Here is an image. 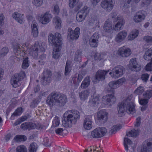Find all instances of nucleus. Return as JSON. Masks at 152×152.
Instances as JSON below:
<instances>
[{
    "instance_id": "obj_62",
    "label": "nucleus",
    "mask_w": 152,
    "mask_h": 152,
    "mask_svg": "<svg viewBox=\"0 0 152 152\" xmlns=\"http://www.w3.org/2000/svg\"><path fill=\"white\" fill-rule=\"evenodd\" d=\"M99 38V35L97 33H95L91 36L90 39H94V40H96L99 41L98 39Z\"/></svg>"
},
{
    "instance_id": "obj_45",
    "label": "nucleus",
    "mask_w": 152,
    "mask_h": 152,
    "mask_svg": "<svg viewBox=\"0 0 152 152\" xmlns=\"http://www.w3.org/2000/svg\"><path fill=\"white\" fill-rule=\"evenodd\" d=\"M16 152H27V148L24 145H20L17 147Z\"/></svg>"
},
{
    "instance_id": "obj_51",
    "label": "nucleus",
    "mask_w": 152,
    "mask_h": 152,
    "mask_svg": "<svg viewBox=\"0 0 152 152\" xmlns=\"http://www.w3.org/2000/svg\"><path fill=\"white\" fill-rule=\"evenodd\" d=\"M60 124V118L57 116L55 117L53 121V126L54 127L58 126Z\"/></svg>"
},
{
    "instance_id": "obj_26",
    "label": "nucleus",
    "mask_w": 152,
    "mask_h": 152,
    "mask_svg": "<svg viewBox=\"0 0 152 152\" xmlns=\"http://www.w3.org/2000/svg\"><path fill=\"white\" fill-rule=\"evenodd\" d=\"M79 0H69V6L71 8L73 9L75 11H77L81 7L79 3H78Z\"/></svg>"
},
{
    "instance_id": "obj_61",
    "label": "nucleus",
    "mask_w": 152,
    "mask_h": 152,
    "mask_svg": "<svg viewBox=\"0 0 152 152\" xmlns=\"http://www.w3.org/2000/svg\"><path fill=\"white\" fill-rule=\"evenodd\" d=\"M148 102V100L147 99H139V103L141 105H146L147 104Z\"/></svg>"
},
{
    "instance_id": "obj_22",
    "label": "nucleus",
    "mask_w": 152,
    "mask_h": 152,
    "mask_svg": "<svg viewBox=\"0 0 152 152\" xmlns=\"http://www.w3.org/2000/svg\"><path fill=\"white\" fill-rule=\"evenodd\" d=\"M92 117L88 116L86 117L84 120L83 127L86 130H90L92 127Z\"/></svg>"
},
{
    "instance_id": "obj_15",
    "label": "nucleus",
    "mask_w": 152,
    "mask_h": 152,
    "mask_svg": "<svg viewBox=\"0 0 152 152\" xmlns=\"http://www.w3.org/2000/svg\"><path fill=\"white\" fill-rule=\"evenodd\" d=\"M52 16L49 12H47L44 14L38 16V19L39 22L43 24H46L51 20Z\"/></svg>"
},
{
    "instance_id": "obj_55",
    "label": "nucleus",
    "mask_w": 152,
    "mask_h": 152,
    "mask_svg": "<svg viewBox=\"0 0 152 152\" xmlns=\"http://www.w3.org/2000/svg\"><path fill=\"white\" fill-rule=\"evenodd\" d=\"M22 109L21 108H17L12 115L11 117H14L15 116L20 115L22 113Z\"/></svg>"
},
{
    "instance_id": "obj_23",
    "label": "nucleus",
    "mask_w": 152,
    "mask_h": 152,
    "mask_svg": "<svg viewBox=\"0 0 152 152\" xmlns=\"http://www.w3.org/2000/svg\"><path fill=\"white\" fill-rule=\"evenodd\" d=\"M127 35V32L123 31L119 32L116 35L115 40L116 42L119 43L124 41Z\"/></svg>"
},
{
    "instance_id": "obj_52",
    "label": "nucleus",
    "mask_w": 152,
    "mask_h": 152,
    "mask_svg": "<svg viewBox=\"0 0 152 152\" xmlns=\"http://www.w3.org/2000/svg\"><path fill=\"white\" fill-rule=\"evenodd\" d=\"M8 51L9 50L7 47H4L0 51V55L1 56H4L7 54Z\"/></svg>"
},
{
    "instance_id": "obj_18",
    "label": "nucleus",
    "mask_w": 152,
    "mask_h": 152,
    "mask_svg": "<svg viewBox=\"0 0 152 152\" xmlns=\"http://www.w3.org/2000/svg\"><path fill=\"white\" fill-rule=\"evenodd\" d=\"M108 115V113L105 111L101 110L97 113V120L100 123H104L107 121Z\"/></svg>"
},
{
    "instance_id": "obj_64",
    "label": "nucleus",
    "mask_w": 152,
    "mask_h": 152,
    "mask_svg": "<svg viewBox=\"0 0 152 152\" xmlns=\"http://www.w3.org/2000/svg\"><path fill=\"white\" fill-rule=\"evenodd\" d=\"M63 130L62 128H58L56 129L55 131L57 134L61 135L63 133Z\"/></svg>"
},
{
    "instance_id": "obj_43",
    "label": "nucleus",
    "mask_w": 152,
    "mask_h": 152,
    "mask_svg": "<svg viewBox=\"0 0 152 152\" xmlns=\"http://www.w3.org/2000/svg\"><path fill=\"white\" fill-rule=\"evenodd\" d=\"M121 128V126L120 124L114 125L112 127L111 130L110 131L109 133L111 134H114L116 131L119 130Z\"/></svg>"
},
{
    "instance_id": "obj_28",
    "label": "nucleus",
    "mask_w": 152,
    "mask_h": 152,
    "mask_svg": "<svg viewBox=\"0 0 152 152\" xmlns=\"http://www.w3.org/2000/svg\"><path fill=\"white\" fill-rule=\"evenodd\" d=\"M36 126L35 124L29 122H26L22 124L21 126V128L23 129L29 130L35 129Z\"/></svg>"
},
{
    "instance_id": "obj_6",
    "label": "nucleus",
    "mask_w": 152,
    "mask_h": 152,
    "mask_svg": "<svg viewBox=\"0 0 152 152\" xmlns=\"http://www.w3.org/2000/svg\"><path fill=\"white\" fill-rule=\"evenodd\" d=\"M26 77L25 72H21L19 73H16L13 76L10 80V83L13 87L17 88L20 84V81Z\"/></svg>"
},
{
    "instance_id": "obj_39",
    "label": "nucleus",
    "mask_w": 152,
    "mask_h": 152,
    "mask_svg": "<svg viewBox=\"0 0 152 152\" xmlns=\"http://www.w3.org/2000/svg\"><path fill=\"white\" fill-rule=\"evenodd\" d=\"M138 31L136 30L132 31L128 36V39L129 40H133L138 36Z\"/></svg>"
},
{
    "instance_id": "obj_24",
    "label": "nucleus",
    "mask_w": 152,
    "mask_h": 152,
    "mask_svg": "<svg viewBox=\"0 0 152 152\" xmlns=\"http://www.w3.org/2000/svg\"><path fill=\"white\" fill-rule=\"evenodd\" d=\"M133 144L132 141L128 137H125L124 140V145L125 150L127 151H130V149H132L133 151L134 147L132 146Z\"/></svg>"
},
{
    "instance_id": "obj_44",
    "label": "nucleus",
    "mask_w": 152,
    "mask_h": 152,
    "mask_svg": "<svg viewBox=\"0 0 152 152\" xmlns=\"http://www.w3.org/2000/svg\"><path fill=\"white\" fill-rule=\"evenodd\" d=\"M37 149L36 143H32L30 145L29 148V152H36Z\"/></svg>"
},
{
    "instance_id": "obj_13",
    "label": "nucleus",
    "mask_w": 152,
    "mask_h": 152,
    "mask_svg": "<svg viewBox=\"0 0 152 152\" xmlns=\"http://www.w3.org/2000/svg\"><path fill=\"white\" fill-rule=\"evenodd\" d=\"M129 69L132 71L138 72L141 69V66L135 58H132L129 64Z\"/></svg>"
},
{
    "instance_id": "obj_57",
    "label": "nucleus",
    "mask_w": 152,
    "mask_h": 152,
    "mask_svg": "<svg viewBox=\"0 0 152 152\" xmlns=\"http://www.w3.org/2000/svg\"><path fill=\"white\" fill-rule=\"evenodd\" d=\"M144 91V88L140 86L136 89L134 91V93L140 95Z\"/></svg>"
},
{
    "instance_id": "obj_8",
    "label": "nucleus",
    "mask_w": 152,
    "mask_h": 152,
    "mask_svg": "<svg viewBox=\"0 0 152 152\" xmlns=\"http://www.w3.org/2000/svg\"><path fill=\"white\" fill-rule=\"evenodd\" d=\"M124 67L121 66H117L113 68L109 73L111 76L115 79L121 77L124 74Z\"/></svg>"
},
{
    "instance_id": "obj_53",
    "label": "nucleus",
    "mask_w": 152,
    "mask_h": 152,
    "mask_svg": "<svg viewBox=\"0 0 152 152\" xmlns=\"http://www.w3.org/2000/svg\"><path fill=\"white\" fill-rule=\"evenodd\" d=\"M29 66V63L28 61V58H26L23 60L22 64V67L23 69H26Z\"/></svg>"
},
{
    "instance_id": "obj_60",
    "label": "nucleus",
    "mask_w": 152,
    "mask_h": 152,
    "mask_svg": "<svg viewBox=\"0 0 152 152\" xmlns=\"http://www.w3.org/2000/svg\"><path fill=\"white\" fill-rule=\"evenodd\" d=\"M74 60L76 61H80L81 60V53L77 52L75 53Z\"/></svg>"
},
{
    "instance_id": "obj_49",
    "label": "nucleus",
    "mask_w": 152,
    "mask_h": 152,
    "mask_svg": "<svg viewBox=\"0 0 152 152\" xmlns=\"http://www.w3.org/2000/svg\"><path fill=\"white\" fill-rule=\"evenodd\" d=\"M4 16L2 14H0V35H2L4 34V31L1 28L4 23Z\"/></svg>"
},
{
    "instance_id": "obj_11",
    "label": "nucleus",
    "mask_w": 152,
    "mask_h": 152,
    "mask_svg": "<svg viewBox=\"0 0 152 152\" xmlns=\"http://www.w3.org/2000/svg\"><path fill=\"white\" fill-rule=\"evenodd\" d=\"M115 4L113 0H102L101 6L107 12H109L112 10Z\"/></svg>"
},
{
    "instance_id": "obj_41",
    "label": "nucleus",
    "mask_w": 152,
    "mask_h": 152,
    "mask_svg": "<svg viewBox=\"0 0 152 152\" xmlns=\"http://www.w3.org/2000/svg\"><path fill=\"white\" fill-rule=\"evenodd\" d=\"M72 62L69 61H67L66 63V65L65 70V75H67L69 74L71 70V64Z\"/></svg>"
},
{
    "instance_id": "obj_29",
    "label": "nucleus",
    "mask_w": 152,
    "mask_h": 152,
    "mask_svg": "<svg viewBox=\"0 0 152 152\" xmlns=\"http://www.w3.org/2000/svg\"><path fill=\"white\" fill-rule=\"evenodd\" d=\"M118 53L119 55L123 57H127L131 54L130 50L128 48H121L118 49Z\"/></svg>"
},
{
    "instance_id": "obj_37",
    "label": "nucleus",
    "mask_w": 152,
    "mask_h": 152,
    "mask_svg": "<svg viewBox=\"0 0 152 152\" xmlns=\"http://www.w3.org/2000/svg\"><path fill=\"white\" fill-rule=\"evenodd\" d=\"M90 83V77H86L82 81L80 87L83 88L88 87Z\"/></svg>"
},
{
    "instance_id": "obj_25",
    "label": "nucleus",
    "mask_w": 152,
    "mask_h": 152,
    "mask_svg": "<svg viewBox=\"0 0 152 152\" xmlns=\"http://www.w3.org/2000/svg\"><path fill=\"white\" fill-rule=\"evenodd\" d=\"M83 78L82 75L81 74H76L72 77V82L76 88L78 86Z\"/></svg>"
},
{
    "instance_id": "obj_42",
    "label": "nucleus",
    "mask_w": 152,
    "mask_h": 152,
    "mask_svg": "<svg viewBox=\"0 0 152 152\" xmlns=\"http://www.w3.org/2000/svg\"><path fill=\"white\" fill-rule=\"evenodd\" d=\"M139 131L138 130L133 129L126 134V135L129 137H136L138 135Z\"/></svg>"
},
{
    "instance_id": "obj_1",
    "label": "nucleus",
    "mask_w": 152,
    "mask_h": 152,
    "mask_svg": "<svg viewBox=\"0 0 152 152\" xmlns=\"http://www.w3.org/2000/svg\"><path fill=\"white\" fill-rule=\"evenodd\" d=\"M67 101L66 96L58 92H53L48 96L47 104L50 107L64 106Z\"/></svg>"
},
{
    "instance_id": "obj_59",
    "label": "nucleus",
    "mask_w": 152,
    "mask_h": 152,
    "mask_svg": "<svg viewBox=\"0 0 152 152\" xmlns=\"http://www.w3.org/2000/svg\"><path fill=\"white\" fill-rule=\"evenodd\" d=\"M39 101L37 99H36L32 102L30 104V107L31 108H34L37 106Z\"/></svg>"
},
{
    "instance_id": "obj_40",
    "label": "nucleus",
    "mask_w": 152,
    "mask_h": 152,
    "mask_svg": "<svg viewBox=\"0 0 152 152\" xmlns=\"http://www.w3.org/2000/svg\"><path fill=\"white\" fill-rule=\"evenodd\" d=\"M27 139L26 137L23 135H18L14 138L13 140L17 142L25 141Z\"/></svg>"
},
{
    "instance_id": "obj_50",
    "label": "nucleus",
    "mask_w": 152,
    "mask_h": 152,
    "mask_svg": "<svg viewBox=\"0 0 152 152\" xmlns=\"http://www.w3.org/2000/svg\"><path fill=\"white\" fill-rule=\"evenodd\" d=\"M144 97L150 99L152 96V90H149L146 91L143 94Z\"/></svg>"
},
{
    "instance_id": "obj_47",
    "label": "nucleus",
    "mask_w": 152,
    "mask_h": 152,
    "mask_svg": "<svg viewBox=\"0 0 152 152\" xmlns=\"http://www.w3.org/2000/svg\"><path fill=\"white\" fill-rule=\"evenodd\" d=\"M95 19L96 18L95 17H92L90 19L88 20L87 21L85 22V25L88 26H92L94 23Z\"/></svg>"
},
{
    "instance_id": "obj_27",
    "label": "nucleus",
    "mask_w": 152,
    "mask_h": 152,
    "mask_svg": "<svg viewBox=\"0 0 152 152\" xmlns=\"http://www.w3.org/2000/svg\"><path fill=\"white\" fill-rule=\"evenodd\" d=\"M13 45L14 51L15 54H16V53H20V50L21 48L24 49L23 50L24 51L27 50V46L24 45H21L20 44L16 43H14Z\"/></svg>"
},
{
    "instance_id": "obj_34",
    "label": "nucleus",
    "mask_w": 152,
    "mask_h": 152,
    "mask_svg": "<svg viewBox=\"0 0 152 152\" xmlns=\"http://www.w3.org/2000/svg\"><path fill=\"white\" fill-rule=\"evenodd\" d=\"M104 28L105 31L108 33L111 32L113 30L111 22L109 20L106 21L104 24Z\"/></svg>"
},
{
    "instance_id": "obj_12",
    "label": "nucleus",
    "mask_w": 152,
    "mask_h": 152,
    "mask_svg": "<svg viewBox=\"0 0 152 152\" xmlns=\"http://www.w3.org/2000/svg\"><path fill=\"white\" fill-rule=\"evenodd\" d=\"M111 16L112 18H117V23L113 27L114 30L119 31L122 29V26L124 25L125 22L122 17H118L115 14H111Z\"/></svg>"
},
{
    "instance_id": "obj_7",
    "label": "nucleus",
    "mask_w": 152,
    "mask_h": 152,
    "mask_svg": "<svg viewBox=\"0 0 152 152\" xmlns=\"http://www.w3.org/2000/svg\"><path fill=\"white\" fill-rule=\"evenodd\" d=\"M107 132V130L105 127H98L91 132V135L93 138H99L104 136Z\"/></svg>"
},
{
    "instance_id": "obj_35",
    "label": "nucleus",
    "mask_w": 152,
    "mask_h": 152,
    "mask_svg": "<svg viewBox=\"0 0 152 152\" xmlns=\"http://www.w3.org/2000/svg\"><path fill=\"white\" fill-rule=\"evenodd\" d=\"M90 92L88 90L81 91L79 93V97L81 101H84L88 99L90 94Z\"/></svg>"
},
{
    "instance_id": "obj_17",
    "label": "nucleus",
    "mask_w": 152,
    "mask_h": 152,
    "mask_svg": "<svg viewBox=\"0 0 152 152\" xmlns=\"http://www.w3.org/2000/svg\"><path fill=\"white\" fill-rule=\"evenodd\" d=\"M80 28L76 27L74 31L72 28H69L68 29V37L72 39H76L78 38L80 34Z\"/></svg>"
},
{
    "instance_id": "obj_16",
    "label": "nucleus",
    "mask_w": 152,
    "mask_h": 152,
    "mask_svg": "<svg viewBox=\"0 0 152 152\" xmlns=\"http://www.w3.org/2000/svg\"><path fill=\"white\" fill-rule=\"evenodd\" d=\"M43 75L42 81L43 85H47L49 83L51 80L52 73L51 72L48 70H45L43 72Z\"/></svg>"
},
{
    "instance_id": "obj_54",
    "label": "nucleus",
    "mask_w": 152,
    "mask_h": 152,
    "mask_svg": "<svg viewBox=\"0 0 152 152\" xmlns=\"http://www.w3.org/2000/svg\"><path fill=\"white\" fill-rule=\"evenodd\" d=\"M144 40L148 44L152 45V37L147 36L144 37Z\"/></svg>"
},
{
    "instance_id": "obj_32",
    "label": "nucleus",
    "mask_w": 152,
    "mask_h": 152,
    "mask_svg": "<svg viewBox=\"0 0 152 152\" xmlns=\"http://www.w3.org/2000/svg\"><path fill=\"white\" fill-rule=\"evenodd\" d=\"M12 17L18 23H23V15L18 12H15L12 15Z\"/></svg>"
},
{
    "instance_id": "obj_14",
    "label": "nucleus",
    "mask_w": 152,
    "mask_h": 152,
    "mask_svg": "<svg viewBox=\"0 0 152 152\" xmlns=\"http://www.w3.org/2000/svg\"><path fill=\"white\" fill-rule=\"evenodd\" d=\"M152 150V139L144 141L142 145L141 152H150Z\"/></svg>"
},
{
    "instance_id": "obj_63",
    "label": "nucleus",
    "mask_w": 152,
    "mask_h": 152,
    "mask_svg": "<svg viewBox=\"0 0 152 152\" xmlns=\"http://www.w3.org/2000/svg\"><path fill=\"white\" fill-rule=\"evenodd\" d=\"M149 75L148 74H142L141 76V79L145 82L146 81L148 78Z\"/></svg>"
},
{
    "instance_id": "obj_33",
    "label": "nucleus",
    "mask_w": 152,
    "mask_h": 152,
    "mask_svg": "<svg viewBox=\"0 0 152 152\" xmlns=\"http://www.w3.org/2000/svg\"><path fill=\"white\" fill-rule=\"evenodd\" d=\"M61 48V46L54 47L52 57L55 59H57L59 57L60 55V51Z\"/></svg>"
},
{
    "instance_id": "obj_10",
    "label": "nucleus",
    "mask_w": 152,
    "mask_h": 152,
    "mask_svg": "<svg viewBox=\"0 0 152 152\" xmlns=\"http://www.w3.org/2000/svg\"><path fill=\"white\" fill-rule=\"evenodd\" d=\"M143 57L146 60H151V62L146 65L145 69L148 71H152V48L148 49L145 51Z\"/></svg>"
},
{
    "instance_id": "obj_36",
    "label": "nucleus",
    "mask_w": 152,
    "mask_h": 152,
    "mask_svg": "<svg viewBox=\"0 0 152 152\" xmlns=\"http://www.w3.org/2000/svg\"><path fill=\"white\" fill-rule=\"evenodd\" d=\"M53 20L55 26V28L56 29H60L61 26V18L58 16H56L53 18Z\"/></svg>"
},
{
    "instance_id": "obj_21",
    "label": "nucleus",
    "mask_w": 152,
    "mask_h": 152,
    "mask_svg": "<svg viewBox=\"0 0 152 152\" xmlns=\"http://www.w3.org/2000/svg\"><path fill=\"white\" fill-rule=\"evenodd\" d=\"M109 71V70L107 71L104 70H99L96 73L95 76V79L98 81L104 80L105 78V75Z\"/></svg>"
},
{
    "instance_id": "obj_9",
    "label": "nucleus",
    "mask_w": 152,
    "mask_h": 152,
    "mask_svg": "<svg viewBox=\"0 0 152 152\" xmlns=\"http://www.w3.org/2000/svg\"><path fill=\"white\" fill-rule=\"evenodd\" d=\"M89 9L86 6H84L76 15V19L78 22L83 21L89 13Z\"/></svg>"
},
{
    "instance_id": "obj_56",
    "label": "nucleus",
    "mask_w": 152,
    "mask_h": 152,
    "mask_svg": "<svg viewBox=\"0 0 152 152\" xmlns=\"http://www.w3.org/2000/svg\"><path fill=\"white\" fill-rule=\"evenodd\" d=\"M60 12L59 7L57 5H55L54 6L53 10H52V12L56 15L59 14Z\"/></svg>"
},
{
    "instance_id": "obj_19",
    "label": "nucleus",
    "mask_w": 152,
    "mask_h": 152,
    "mask_svg": "<svg viewBox=\"0 0 152 152\" xmlns=\"http://www.w3.org/2000/svg\"><path fill=\"white\" fill-rule=\"evenodd\" d=\"M146 15L145 11H140L137 12L133 17V20L136 23H139L145 19Z\"/></svg>"
},
{
    "instance_id": "obj_38",
    "label": "nucleus",
    "mask_w": 152,
    "mask_h": 152,
    "mask_svg": "<svg viewBox=\"0 0 152 152\" xmlns=\"http://www.w3.org/2000/svg\"><path fill=\"white\" fill-rule=\"evenodd\" d=\"M99 96H94L91 100H90L88 103L91 106H94L96 104L99 103Z\"/></svg>"
},
{
    "instance_id": "obj_46",
    "label": "nucleus",
    "mask_w": 152,
    "mask_h": 152,
    "mask_svg": "<svg viewBox=\"0 0 152 152\" xmlns=\"http://www.w3.org/2000/svg\"><path fill=\"white\" fill-rule=\"evenodd\" d=\"M89 44L90 46L92 47L95 48L98 45L99 41L96 40H94L92 39H90Z\"/></svg>"
},
{
    "instance_id": "obj_31",
    "label": "nucleus",
    "mask_w": 152,
    "mask_h": 152,
    "mask_svg": "<svg viewBox=\"0 0 152 152\" xmlns=\"http://www.w3.org/2000/svg\"><path fill=\"white\" fill-rule=\"evenodd\" d=\"M37 25V23L35 21H33L31 24L32 34L34 37H37L38 35Z\"/></svg>"
},
{
    "instance_id": "obj_30",
    "label": "nucleus",
    "mask_w": 152,
    "mask_h": 152,
    "mask_svg": "<svg viewBox=\"0 0 152 152\" xmlns=\"http://www.w3.org/2000/svg\"><path fill=\"white\" fill-rule=\"evenodd\" d=\"M117 81H113L109 83V88L106 89L108 93H113V89L119 87Z\"/></svg>"
},
{
    "instance_id": "obj_5",
    "label": "nucleus",
    "mask_w": 152,
    "mask_h": 152,
    "mask_svg": "<svg viewBox=\"0 0 152 152\" xmlns=\"http://www.w3.org/2000/svg\"><path fill=\"white\" fill-rule=\"evenodd\" d=\"M48 41L52 46L54 47L61 46V35L56 32L53 34H50L49 35Z\"/></svg>"
},
{
    "instance_id": "obj_58",
    "label": "nucleus",
    "mask_w": 152,
    "mask_h": 152,
    "mask_svg": "<svg viewBox=\"0 0 152 152\" xmlns=\"http://www.w3.org/2000/svg\"><path fill=\"white\" fill-rule=\"evenodd\" d=\"M152 1V0H143L141 3V5L142 7L145 6H148L150 4Z\"/></svg>"
},
{
    "instance_id": "obj_48",
    "label": "nucleus",
    "mask_w": 152,
    "mask_h": 152,
    "mask_svg": "<svg viewBox=\"0 0 152 152\" xmlns=\"http://www.w3.org/2000/svg\"><path fill=\"white\" fill-rule=\"evenodd\" d=\"M33 5L37 7L42 6L43 3L42 0H33L32 2Z\"/></svg>"
},
{
    "instance_id": "obj_3",
    "label": "nucleus",
    "mask_w": 152,
    "mask_h": 152,
    "mask_svg": "<svg viewBox=\"0 0 152 152\" xmlns=\"http://www.w3.org/2000/svg\"><path fill=\"white\" fill-rule=\"evenodd\" d=\"M65 117L62 120V124L66 128L70 127L72 124H74L77 120L80 118L79 112L77 110H69L64 114Z\"/></svg>"
},
{
    "instance_id": "obj_4",
    "label": "nucleus",
    "mask_w": 152,
    "mask_h": 152,
    "mask_svg": "<svg viewBox=\"0 0 152 152\" xmlns=\"http://www.w3.org/2000/svg\"><path fill=\"white\" fill-rule=\"evenodd\" d=\"M46 48L44 43L41 42H36L34 45L31 46L29 50V54L34 58L37 57L38 51L43 52L45 51Z\"/></svg>"
},
{
    "instance_id": "obj_20",
    "label": "nucleus",
    "mask_w": 152,
    "mask_h": 152,
    "mask_svg": "<svg viewBox=\"0 0 152 152\" xmlns=\"http://www.w3.org/2000/svg\"><path fill=\"white\" fill-rule=\"evenodd\" d=\"M116 99L113 95L108 94L103 96L102 99V102L104 104L108 105L113 104L116 101Z\"/></svg>"
},
{
    "instance_id": "obj_2",
    "label": "nucleus",
    "mask_w": 152,
    "mask_h": 152,
    "mask_svg": "<svg viewBox=\"0 0 152 152\" xmlns=\"http://www.w3.org/2000/svg\"><path fill=\"white\" fill-rule=\"evenodd\" d=\"M132 99L131 96H129L124 99L122 102L118 104V116L122 117L124 116L125 112L129 114H133L135 113V104Z\"/></svg>"
}]
</instances>
